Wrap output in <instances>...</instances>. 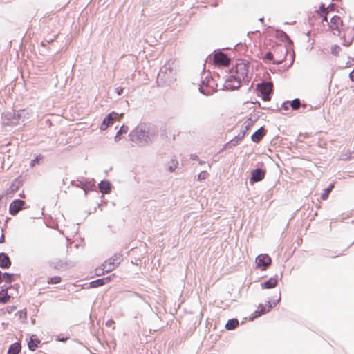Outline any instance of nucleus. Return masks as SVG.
<instances>
[{
	"instance_id": "obj_1",
	"label": "nucleus",
	"mask_w": 354,
	"mask_h": 354,
	"mask_svg": "<svg viewBox=\"0 0 354 354\" xmlns=\"http://www.w3.org/2000/svg\"><path fill=\"white\" fill-rule=\"evenodd\" d=\"M230 73L245 82H249L252 75L249 62L244 59L236 60Z\"/></svg>"
},
{
	"instance_id": "obj_2",
	"label": "nucleus",
	"mask_w": 354,
	"mask_h": 354,
	"mask_svg": "<svg viewBox=\"0 0 354 354\" xmlns=\"http://www.w3.org/2000/svg\"><path fill=\"white\" fill-rule=\"evenodd\" d=\"M273 84L272 82H264L261 84H258L257 86V90L260 93L262 99L264 101L270 100V95L272 91Z\"/></svg>"
},
{
	"instance_id": "obj_3",
	"label": "nucleus",
	"mask_w": 354,
	"mask_h": 354,
	"mask_svg": "<svg viewBox=\"0 0 354 354\" xmlns=\"http://www.w3.org/2000/svg\"><path fill=\"white\" fill-rule=\"evenodd\" d=\"M344 45L349 46L354 40V20H351L346 28L342 29Z\"/></svg>"
},
{
	"instance_id": "obj_4",
	"label": "nucleus",
	"mask_w": 354,
	"mask_h": 354,
	"mask_svg": "<svg viewBox=\"0 0 354 354\" xmlns=\"http://www.w3.org/2000/svg\"><path fill=\"white\" fill-rule=\"evenodd\" d=\"M274 64H281L286 58L288 50L283 45H278L274 47Z\"/></svg>"
},
{
	"instance_id": "obj_5",
	"label": "nucleus",
	"mask_w": 354,
	"mask_h": 354,
	"mask_svg": "<svg viewBox=\"0 0 354 354\" xmlns=\"http://www.w3.org/2000/svg\"><path fill=\"white\" fill-rule=\"evenodd\" d=\"M243 82H245L238 78L234 74H231V75L225 80L224 87L227 90L238 89L241 87Z\"/></svg>"
},
{
	"instance_id": "obj_6",
	"label": "nucleus",
	"mask_w": 354,
	"mask_h": 354,
	"mask_svg": "<svg viewBox=\"0 0 354 354\" xmlns=\"http://www.w3.org/2000/svg\"><path fill=\"white\" fill-rule=\"evenodd\" d=\"M257 268L261 270H266L272 263V259L267 254H261L256 257Z\"/></svg>"
},
{
	"instance_id": "obj_7",
	"label": "nucleus",
	"mask_w": 354,
	"mask_h": 354,
	"mask_svg": "<svg viewBox=\"0 0 354 354\" xmlns=\"http://www.w3.org/2000/svg\"><path fill=\"white\" fill-rule=\"evenodd\" d=\"M178 133L179 132L176 129L165 128L161 131L160 138L165 142H173Z\"/></svg>"
},
{
	"instance_id": "obj_8",
	"label": "nucleus",
	"mask_w": 354,
	"mask_h": 354,
	"mask_svg": "<svg viewBox=\"0 0 354 354\" xmlns=\"http://www.w3.org/2000/svg\"><path fill=\"white\" fill-rule=\"evenodd\" d=\"M122 114H118L115 112H111L109 113L103 120L100 129L102 130H105L106 128L113 124L115 120L120 121L121 118L122 117Z\"/></svg>"
},
{
	"instance_id": "obj_9",
	"label": "nucleus",
	"mask_w": 354,
	"mask_h": 354,
	"mask_svg": "<svg viewBox=\"0 0 354 354\" xmlns=\"http://www.w3.org/2000/svg\"><path fill=\"white\" fill-rule=\"evenodd\" d=\"M214 63L217 66L226 67L230 63V59L223 53L218 52L214 55Z\"/></svg>"
},
{
	"instance_id": "obj_10",
	"label": "nucleus",
	"mask_w": 354,
	"mask_h": 354,
	"mask_svg": "<svg viewBox=\"0 0 354 354\" xmlns=\"http://www.w3.org/2000/svg\"><path fill=\"white\" fill-rule=\"evenodd\" d=\"M329 28L332 31H337L339 33L340 30L343 28V21L339 16L335 15L331 17L330 22L328 23Z\"/></svg>"
},
{
	"instance_id": "obj_11",
	"label": "nucleus",
	"mask_w": 354,
	"mask_h": 354,
	"mask_svg": "<svg viewBox=\"0 0 354 354\" xmlns=\"http://www.w3.org/2000/svg\"><path fill=\"white\" fill-rule=\"evenodd\" d=\"M25 202L22 200L17 199L12 201L9 207V212L11 215H16L21 209H22Z\"/></svg>"
},
{
	"instance_id": "obj_12",
	"label": "nucleus",
	"mask_w": 354,
	"mask_h": 354,
	"mask_svg": "<svg viewBox=\"0 0 354 354\" xmlns=\"http://www.w3.org/2000/svg\"><path fill=\"white\" fill-rule=\"evenodd\" d=\"M266 176V171L261 169H256L251 173L250 183L252 184L256 182L262 180Z\"/></svg>"
},
{
	"instance_id": "obj_13",
	"label": "nucleus",
	"mask_w": 354,
	"mask_h": 354,
	"mask_svg": "<svg viewBox=\"0 0 354 354\" xmlns=\"http://www.w3.org/2000/svg\"><path fill=\"white\" fill-rule=\"evenodd\" d=\"M115 276V274H113L112 275L108 276L104 278L98 279L97 280L93 281L90 282L89 287L92 288H97L102 286H104L105 284L109 283L111 279Z\"/></svg>"
},
{
	"instance_id": "obj_14",
	"label": "nucleus",
	"mask_w": 354,
	"mask_h": 354,
	"mask_svg": "<svg viewBox=\"0 0 354 354\" xmlns=\"http://www.w3.org/2000/svg\"><path fill=\"white\" fill-rule=\"evenodd\" d=\"M150 130L149 129H137L134 133L136 134V136L138 139H142L144 142L147 143L150 140L149 133Z\"/></svg>"
},
{
	"instance_id": "obj_15",
	"label": "nucleus",
	"mask_w": 354,
	"mask_h": 354,
	"mask_svg": "<svg viewBox=\"0 0 354 354\" xmlns=\"http://www.w3.org/2000/svg\"><path fill=\"white\" fill-rule=\"evenodd\" d=\"M266 131L263 127H261L257 131H255L251 137L253 142L258 143L266 135Z\"/></svg>"
},
{
	"instance_id": "obj_16",
	"label": "nucleus",
	"mask_w": 354,
	"mask_h": 354,
	"mask_svg": "<svg viewBox=\"0 0 354 354\" xmlns=\"http://www.w3.org/2000/svg\"><path fill=\"white\" fill-rule=\"evenodd\" d=\"M333 10V6H329L327 8L324 5H321L319 10L317 11L318 14L323 18V21H327V15L329 12Z\"/></svg>"
},
{
	"instance_id": "obj_17",
	"label": "nucleus",
	"mask_w": 354,
	"mask_h": 354,
	"mask_svg": "<svg viewBox=\"0 0 354 354\" xmlns=\"http://www.w3.org/2000/svg\"><path fill=\"white\" fill-rule=\"evenodd\" d=\"M11 265L9 257L5 253L0 254V267L2 268H8Z\"/></svg>"
},
{
	"instance_id": "obj_18",
	"label": "nucleus",
	"mask_w": 354,
	"mask_h": 354,
	"mask_svg": "<svg viewBox=\"0 0 354 354\" xmlns=\"http://www.w3.org/2000/svg\"><path fill=\"white\" fill-rule=\"evenodd\" d=\"M278 280L277 277H271L268 281H266L263 284H262V287L263 288H273L276 287L277 285Z\"/></svg>"
},
{
	"instance_id": "obj_19",
	"label": "nucleus",
	"mask_w": 354,
	"mask_h": 354,
	"mask_svg": "<svg viewBox=\"0 0 354 354\" xmlns=\"http://www.w3.org/2000/svg\"><path fill=\"white\" fill-rule=\"evenodd\" d=\"M99 188H100V192L102 193L107 194L111 190L110 183L109 182H106V181H102L99 184Z\"/></svg>"
},
{
	"instance_id": "obj_20",
	"label": "nucleus",
	"mask_w": 354,
	"mask_h": 354,
	"mask_svg": "<svg viewBox=\"0 0 354 354\" xmlns=\"http://www.w3.org/2000/svg\"><path fill=\"white\" fill-rule=\"evenodd\" d=\"M102 266H103L102 269H103L104 272H109L112 271L115 268L114 263L112 262L111 259L105 261L102 264Z\"/></svg>"
},
{
	"instance_id": "obj_21",
	"label": "nucleus",
	"mask_w": 354,
	"mask_h": 354,
	"mask_svg": "<svg viewBox=\"0 0 354 354\" xmlns=\"http://www.w3.org/2000/svg\"><path fill=\"white\" fill-rule=\"evenodd\" d=\"M21 351V344L19 343H14L10 345L8 353V354H19Z\"/></svg>"
},
{
	"instance_id": "obj_22",
	"label": "nucleus",
	"mask_w": 354,
	"mask_h": 354,
	"mask_svg": "<svg viewBox=\"0 0 354 354\" xmlns=\"http://www.w3.org/2000/svg\"><path fill=\"white\" fill-rule=\"evenodd\" d=\"M239 326V321L236 319H229L225 324L227 330H234Z\"/></svg>"
},
{
	"instance_id": "obj_23",
	"label": "nucleus",
	"mask_w": 354,
	"mask_h": 354,
	"mask_svg": "<svg viewBox=\"0 0 354 354\" xmlns=\"http://www.w3.org/2000/svg\"><path fill=\"white\" fill-rule=\"evenodd\" d=\"M10 296L8 293V290L3 289L0 291V302L6 304L9 301Z\"/></svg>"
},
{
	"instance_id": "obj_24",
	"label": "nucleus",
	"mask_w": 354,
	"mask_h": 354,
	"mask_svg": "<svg viewBox=\"0 0 354 354\" xmlns=\"http://www.w3.org/2000/svg\"><path fill=\"white\" fill-rule=\"evenodd\" d=\"M252 125H253V122L250 119L246 120L243 123V131H242V134L241 136V138H243L245 136L246 132L252 127Z\"/></svg>"
},
{
	"instance_id": "obj_25",
	"label": "nucleus",
	"mask_w": 354,
	"mask_h": 354,
	"mask_svg": "<svg viewBox=\"0 0 354 354\" xmlns=\"http://www.w3.org/2000/svg\"><path fill=\"white\" fill-rule=\"evenodd\" d=\"M40 344V341L39 339H33L32 338L30 339V340L28 342V348L31 351H35L38 345Z\"/></svg>"
},
{
	"instance_id": "obj_26",
	"label": "nucleus",
	"mask_w": 354,
	"mask_h": 354,
	"mask_svg": "<svg viewBox=\"0 0 354 354\" xmlns=\"http://www.w3.org/2000/svg\"><path fill=\"white\" fill-rule=\"evenodd\" d=\"M333 187H334V184L332 183L328 188L324 189V193L321 196L322 199H323V200L327 199L328 194L330 193V192L332 191Z\"/></svg>"
},
{
	"instance_id": "obj_27",
	"label": "nucleus",
	"mask_w": 354,
	"mask_h": 354,
	"mask_svg": "<svg viewBox=\"0 0 354 354\" xmlns=\"http://www.w3.org/2000/svg\"><path fill=\"white\" fill-rule=\"evenodd\" d=\"M62 281V278L59 276H55L48 278L47 283L48 284H57Z\"/></svg>"
},
{
	"instance_id": "obj_28",
	"label": "nucleus",
	"mask_w": 354,
	"mask_h": 354,
	"mask_svg": "<svg viewBox=\"0 0 354 354\" xmlns=\"http://www.w3.org/2000/svg\"><path fill=\"white\" fill-rule=\"evenodd\" d=\"M128 129V127L124 125L122 126L115 137V140L118 141L120 139L119 135L122 133H127Z\"/></svg>"
},
{
	"instance_id": "obj_29",
	"label": "nucleus",
	"mask_w": 354,
	"mask_h": 354,
	"mask_svg": "<svg viewBox=\"0 0 354 354\" xmlns=\"http://www.w3.org/2000/svg\"><path fill=\"white\" fill-rule=\"evenodd\" d=\"M178 165V161L175 160H172L171 162H169V165L167 166V169L170 172L174 171Z\"/></svg>"
},
{
	"instance_id": "obj_30",
	"label": "nucleus",
	"mask_w": 354,
	"mask_h": 354,
	"mask_svg": "<svg viewBox=\"0 0 354 354\" xmlns=\"http://www.w3.org/2000/svg\"><path fill=\"white\" fill-rule=\"evenodd\" d=\"M289 104L293 110H297L301 106L300 100L297 98L293 100L291 102H289Z\"/></svg>"
},
{
	"instance_id": "obj_31",
	"label": "nucleus",
	"mask_w": 354,
	"mask_h": 354,
	"mask_svg": "<svg viewBox=\"0 0 354 354\" xmlns=\"http://www.w3.org/2000/svg\"><path fill=\"white\" fill-rule=\"evenodd\" d=\"M2 279L7 283H10L12 281V275L8 273L2 274Z\"/></svg>"
},
{
	"instance_id": "obj_32",
	"label": "nucleus",
	"mask_w": 354,
	"mask_h": 354,
	"mask_svg": "<svg viewBox=\"0 0 354 354\" xmlns=\"http://www.w3.org/2000/svg\"><path fill=\"white\" fill-rule=\"evenodd\" d=\"M209 176V174L206 171H203L198 175V180H203L206 179Z\"/></svg>"
},
{
	"instance_id": "obj_33",
	"label": "nucleus",
	"mask_w": 354,
	"mask_h": 354,
	"mask_svg": "<svg viewBox=\"0 0 354 354\" xmlns=\"http://www.w3.org/2000/svg\"><path fill=\"white\" fill-rule=\"evenodd\" d=\"M274 49L272 50V52H268L266 54V58L268 60L272 61V62L274 64Z\"/></svg>"
},
{
	"instance_id": "obj_34",
	"label": "nucleus",
	"mask_w": 354,
	"mask_h": 354,
	"mask_svg": "<svg viewBox=\"0 0 354 354\" xmlns=\"http://www.w3.org/2000/svg\"><path fill=\"white\" fill-rule=\"evenodd\" d=\"M43 158V156L41 155L37 156L35 159L32 160L30 165L31 167H34L36 164L39 163V161Z\"/></svg>"
},
{
	"instance_id": "obj_35",
	"label": "nucleus",
	"mask_w": 354,
	"mask_h": 354,
	"mask_svg": "<svg viewBox=\"0 0 354 354\" xmlns=\"http://www.w3.org/2000/svg\"><path fill=\"white\" fill-rule=\"evenodd\" d=\"M200 89H201V91L202 93H203L208 94V93H209V91H207V90L205 89V86H203V85L201 86V88H200Z\"/></svg>"
},
{
	"instance_id": "obj_36",
	"label": "nucleus",
	"mask_w": 354,
	"mask_h": 354,
	"mask_svg": "<svg viewBox=\"0 0 354 354\" xmlns=\"http://www.w3.org/2000/svg\"><path fill=\"white\" fill-rule=\"evenodd\" d=\"M289 102H286L282 104V108L285 110L288 109Z\"/></svg>"
},
{
	"instance_id": "obj_37",
	"label": "nucleus",
	"mask_w": 354,
	"mask_h": 354,
	"mask_svg": "<svg viewBox=\"0 0 354 354\" xmlns=\"http://www.w3.org/2000/svg\"><path fill=\"white\" fill-rule=\"evenodd\" d=\"M5 241V236L4 234H2L1 236L0 237V243H3Z\"/></svg>"
},
{
	"instance_id": "obj_38",
	"label": "nucleus",
	"mask_w": 354,
	"mask_h": 354,
	"mask_svg": "<svg viewBox=\"0 0 354 354\" xmlns=\"http://www.w3.org/2000/svg\"><path fill=\"white\" fill-rule=\"evenodd\" d=\"M350 78L351 79L352 81H354V70L351 71V73H350Z\"/></svg>"
},
{
	"instance_id": "obj_39",
	"label": "nucleus",
	"mask_w": 354,
	"mask_h": 354,
	"mask_svg": "<svg viewBox=\"0 0 354 354\" xmlns=\"http://www.w3.org/2000/svg\"><path fill=\"white\" fill-rule=\"evenodd\" d=\"M272 308V306H269V308H268L267 310H266V309H264V310H263V309H262V310H261V313H262V314L266 313L267 311H269V310H270V308Z\"/></svg>"
},
{
	"instance_id": "obj_40",
	"label": "nucleus",
	"mask_w": 354,
	"mask_h": 354,
	"mask_svg": "<svg viewBox=\"0 0 354 354\" xmlns=\"http://www.w3.org/2000/svg\"><path fill=\"white\" fill-rule=\"evenodd\" d=\"M117 92L118 95H120L122 92V89L121 88H117Z\"/></svg>"
},
{
	"instance_id": "obj_41",
	"label": "nucleus",
	"mask_w": 354,
	"mask_h": 354,
	"mask_svg": "<svg viewBox=\"0 0 354 354\" xmlns=\"http://www.w3.org/2000/svg\"><path fill=\"white\" fill-rule=\"evenodd\" d=\"M3 281V279H2V273L0 271V283Z\"/></svg>"
},
{
	"instance_id": "obj_42",
	"label": "nucleus",
	"mask_w": 354,
	"mask_h": 354,
	"mask_svg": "<svg viewBox=\"0 0 354 354\" xmlns=\"http://www.w3.org/2000/svg\"><path fill=\"white\" fill-rule=\"evenodd\" d=\"M111 324H114V322L113 320H111L109 321L108 323H107V325H109Z\"/></svg>"
},
{
	"instance_id": "obj_43",
	"label": "nucleus",
	"mask_w": 354,
	"mask_h": 354,
	"mask_svg": "<svg viewBox=\"0 0 354 354\" xmlns=\"http://www.w3.org/2000/svg\"><path fill=\"white\" fill-rule=\"evenodd\" d=\"M111 324H114V322L113 320H111L109 321L108 323H107V325H109Z\"/></svg>"
}]
</instances>
